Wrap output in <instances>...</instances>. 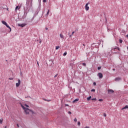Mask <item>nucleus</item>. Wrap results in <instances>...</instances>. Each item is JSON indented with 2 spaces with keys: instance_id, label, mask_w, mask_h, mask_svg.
<instances>
[{
  "instance_id": "obj_1",
  "label": "nucleus",
  "mask_w": 128,
  "mask_h": 128,
  "mask_svg": "<svg viewBox=\"0 0 128 128\" xmlns=\"http://www.w3.org/2000/svg\"><path fill=\"white\" fill-rule=\"evenodd\" d=\"M21 106L22 108L24 110L26 114H28L30 112H32V114H34V112H32V110L28 109V108H28V104H24V106L22 104Z\"/></svg>"
},
{
  "instance_id": "obj_2",
  "label": "nucleus",
  "mask_w": 128,
  "mask_h": 128,
  "mask_svg": "<svg viewBox=\"0 0 128 128\" xmlns=\"http://www.w3.org/2000/svg\"><path fill=\"white\" fill-rule=\"evenodd\" d=\"M26 4L30 6H32V0H28L26 2Z\"/></svg>"
},
{
  "instance_id": "obj_3",
  "label": "nucleus",
  "mask_w": 128,
  "mask_h": 128,
  "mask_svg": "<svg viewBox=\"0 0 128 128\" xmlns=\"http://www.w3.org/2000/svg\"><path fill=\"white\" fill-rule=\"evenodd\" d=\"M20 86V80L19 79L18 80V82L16 83V87L18 88Z\"/></svg>"
},
{
  "instance_id": "obj_4",
  "label": "nucleus",
  "mask_w": 128,
  "mask_h": 128,
  "mask_svg": "<svg viewBox=\"0 0 128 128\" xmlns=\"http://www.w3.org/2000/svg\"><path fill=\"white\" fill-rule=\"evenodd\" d=\"M26 26V24H18V26H21V28H24V26Z\"/></svg>"
},
{
  "instance_id": "obj_5",
  "label": "nucleus",
  "mask_w": 128,
  "mask_h": 128,
  "mask_svg": "<svg viewBox=\"0 0 128 128\" xmlns=\"http://www.w3.org/2000/svg\"><path fill=\"white\" fill-rule=\"evenodd\" d=\"M88 3H87L86 5V10H90V7H88Z\"/></svg>"
},
{
  "instance_id": "obj_6",
  "label": "nucleus",
  "mask_w": 128,
  "mask_h": 128,
  "mask_svg": "<svg viewBox=\"0 0 128 128\" xmlns=\"http://www.w3.org/2000/svg\"><path fill=\"white\" fill-rule=\"evenodd\" d=\"M98 76H99V78H102V77L104 76L102 73H98Z\"/></svg>"
},
{
  "instance_id": "obj_7",
  "label": "nucleus",
  "mask_w": 128,
  "mask_h": 128,
  "mask_svg": "<svg viewBox=\"0 0 128 128\" xmlns=\"http://www.w3.org/2000/svg\"><path fill=\"white\" fill-rule=\"evenodd\" d=\"M114 90H110V89L108 90V94H114Z\"/></svg>"
},
{
  "instance_id": "obj_8",
  "label": "nucleus",
  "mask_w": 128,
  "mask_h": 128,
  "mask_svg": "<svg viewBox=\"0 0 128 128\" xmlns=\"http://www.w3.org/2000/svg\"><path fill=\"white\" fill-rule=\"evenodd\" d=\"M126 108H128V105H126L123 108H122V110H126Z\"/></svg>"
},
{
  "instance_id": "obj_9",
  "label": "nucleus",
  "mask_w": 128,
  "mask_h": 128,
  "mask_svg": "<svg viewBox=\"0 0 128 128\" xmlns=\"http://www.w3.org/2000/svg\"><path fill=\"white\" fill-rule=\"evenodd\" d=\"M80 100L78 98H76L74 100H73L72 102L73 104H74V102H78Z\"/></svg>"
},
{
  "instance_id": "obj_10",
  "label": "nucleus",
  "mask_w": 128,
  "mask_h": 128,
  "mask_svg": "<svg viewBox=\"0 0 128 128\" xmlns=\"http://www.w3.org/2000/svg\"><path fill=\"white\" fill-rule=\"evenodd\" d=\"M20 6H16L15 8L16 12V10H20Z\"/></svg>"
},
{
  "instance_id": "obj_11",
  "label": "nucleus",
  "mask_w": 128,
  "mask_h": 128,
  "mask_svg": "<svg viewBox=\"0 0 128 128\" xmlns=\"http://www.w3.org/2000/svg\"><path fill=\"white\" fill-rule=\"evenodd\" d=\"M60 38H64V34H60Z\"/></svg>"
},
{
  "instance_id": "obj_12",
  "label": "nucleus",
  "mask_w": 128,
  "mask_h": 128,
  "mask_svg": "<svg viewBox=\"0 0 128 128\" xmlns=\"http://www.w3.org/2000/svg\"><path fill=\"white\" fill-rule=\"evenodd\" d=\"M6 28H9V30H10V32L12 30V28H10V27L8 25V24H6Z\"/></svg>"
},
{
  "instance_id": "obj_13",
  "label": "nucleus",
  "mask_w": 128,
  "mask_h": 128,
  "mask_svg": "<svg viewBox=\"0 0 128 128\" xmlns=\"http://www.w3.org/2000/svg\"><path fill=\"white\" fill-rule=\"evenodd\" d=\"M2 24H4V26H6V25L8 24H6V22H4V20H2Z\"/></svg>"
},
{
  "instance_id": "obj_14",
  "label": "nucleus",
  "mask_w": 128,
  "mask_h": 128,
  "mask_svg": "<svg viewBox=\"0 0 128 128\" xmlns=\"http://www.w3.org/2000/svg\"><path fill=\"white\" fill-rule=\"evenodd\" d=\"M116 50H120V48H114V52H116Z\"/></svg>"
},
{
  "instance_id": "obj_15",
  "label": "nucleus",
  "mask_w": 128,
  "mask_h": 128,
  "mask_svg": "<svg viewBox=\"0 0 128 128\" xmlns=\"http://www.w3.org/2000/svg\"><path fill=\"white\" fill-rule=\"evenodd\" d=\"M92 98V96H90L89 97L87 98V100H90Z\"/></svg>"
},
{
  "instance_id": "obj_16",
  "label": "nucleus",
  "mask_w": 128,
  "mask_h": 128,
  "mask_svg": "<svg viewBox=\"0 0 128 128\" xmlns=\"http://www.w3.org/2000/svg\"><path fill=\"white\" fill-rule=\"evenodd\" d=\"M115 80H120V78H116Z\"/></svg>"
},
{
  "instance_id": "obj_17",
  "label": "nucleus",
  "mask_w": 128,
  "mask_h": 128,
  "mask_svg": "<svg viewBox=\"0 0 128 128\" xmlns=\"http://www.w3.org/2000/svg\"><path fill=\"white\" fill-rule=\"evenodd\" d=\"M3 120L2 118L0 119V124H2V122H3Z\"/></svg>"
},
{
  "instance_id": "obj_18",
  "label": "nucleus",
  "mask_w": 128,
  "mask_h": 128,
  "mask_svg": "<svg viewBox=\"0 0 128 128\" xmlns=\"http://www.w3.org/2000/svg\"><path fill=\"white\" fill-rule=\"evenodd\" d=\"M60 46H56V50H58V48H60Z\"/></svg>"
},
{
  "instance_id": "obj_19",
  "label": "nucleus",
  "mask_w": 128,
  "mask_h": 128,
  "mask_svg": "<svg viewBox=\"0 0 128 128\" xmlns=\"http://www.w3.org/2000/svg\"><path fill=\"white\" fill-rule=\"evenodd\" d=\"M119 41H120V44H122V40L120 39V40H119Z\"/></svg>"
},
{
  "instance_id": "obj_20",
  "label": "nucleus",
  "mask_w": 128,
  "mask_h": 128,
  "mask_svg": "<svg viewBox=\"0 0 128 128\" xmlns=\"http://www.w3.org/2000/svg\"><path fill=\"white\" fill-rule=\"evenodd\" d=\"M49 14H50V10H48V12H47V16H48Z\"/></svg>"
},
{
  "instance_id": "obj_21",
  "label": "nucleus",
  "mask_w": 128,
  "mask_h": 128,
  "mask_svg": "<svg viewBox=\"0 0 128 128\" xmlns=\"http://www.w3.org/2000/svg\"><path fill=\"white\" fill-rule=\"evenodd\" d=\"M66 54H67V53H66V52H65L63 56H66Z\"/></svg>"
},
{
  "instance_id": "obj_22",
  "label": "nucleus",
  "mask_w": 128,
  "mask_h": 128,
  "mask_svg": "<svg viewBox=\"0 0 128 128\" xmlns=\"http://www.w3.org/2000/svg\"><path fill=\"white\" fill-rule=\"evenodd\" d=\"M78 126H80V122H78Z\"/></svg>"
},
{
  "instance_id": "obj_23",
  "label": "nucleus",
  "mask_w": 128,
  "mask_h": 128,
  "mask_svg": "<svg viewBox=\"0 0 128 128\" xmlns=\"http://www.w3.org/2000/svg\"><path fill=\"white\" fill-rule=\"evenodd\" d=\"M74 122H78V120L76 118L74 119Z\"/></svg>"
},
{
  "instance_id": "obj_24",
  "label": "nucleus",
  "mask_w": 128,
  "mask_h": 128,
  "mask_svg": "<svg viewBox=\"0 0 128 128\" xmlns=\"http://www.w3.org/2000/svg\"><path fill=\"white\" fill-rule=\"evenodd\" d=\"M82 66H86V63H83Z\"/></svg>"
},
{
  "instance_id": "obj_25",
  "label": "nucleus",
  "mask_w": 128,
  "mask_h": 128,
  "mask_svg": "<svg viewBox=\"0 0 128 128\" xmlns=\"http://www.w3.org/2000/svg\"><path fill=\"white\" fill-rule=\"evenodd\" d=\"M91 92H96V90H94V89H92V90H91Z\"/></svg>"
},
{
  "instance_id": "obj_26",
  "label": "nucleus",
  "mask_w": 128,
  "mask_h": 128,
  "mask_svg": "<svg viewBox=\"0 0 128 128\" xmlns=\"http://www.w3.org/2000/svg\"><path fill=\"white\" fill-rule=\"evenodd\" d=\"M92 100H96V98H92Z\"/></svg>"
},
{
  "instance_id": "obj_27",
  "label": "nucleus",
  "mask_w": 128,
  "mask_h": 128,
  "mask_svg": "<svg viewBox=\"0 0 128 128\" xmlns=\"http://www.w3.org/2000/svg\"><path fill=\"white\" fill-rule=\"evenodd\" d=\"M93 84H94V86H96V83L95 82H94L93 83Z\"/></svg>"
},
{
  "instance_id": "obj_28",
  "label": "nucleus",
  "mask_w": 128,
  "mask_h": 128,
  "mask_svg": "<svg viewBox=\"0 0 128 128\" xmlns=\"http://www.w3.org/2000/svg\"><path fill=\"white\" fill-rule=\"evenodd\" d=\"M98 100L99 102H102V99H99Z\"/></svg>"
},
{
  "instance_id": "obj_29",
  "label": "nucleus",
  "mask_w": 128,
  "mask_h": 128,
  "mask_svg": "<svg viewBox=\"0 0 128 128\" xmlns=\"http://www.w3.org/2000/svg\"><path fill=\"white\" fill-rule=\"evenodd\" d=\"M100 68H100V66H98V70H100Z\"/></svg>"
},
{
  "instance_id": "obj_30",
  "label": "nucleus",
  "mask_w": 128,
  "mask_h": 128,
  "mask_svg": "<svg viewBox=\"0 0 128 128\" xmlns=\"http://www.w3.org/2000/svg\"><path fill=\"white\" fill-rule=\"evenodd\" d=\"M58 76V74H56V75L54 76V78H56V76Z\"/></svg>"
},
{
  "instance_id": "obj_31",
  "label": "nucleus",
  "mask_w": 128,
  "mask_h": 128,
  "mask_svg": "<svg viewBox=\"0 0 128 128\" xmlns=\"http://www.w3.org/2000/svg\"><path fill=\"white\" fill-rule=\"evenodd\" d=\"M104 116H105V117L106 116V114L104 113Z\"/></svg>"
},
{
  "instance_id": "obj_32",
  "label": "nucleus",
  "mask_w": 128,
  "mask_h": 128,
  "mask_svg": "<svg viewBox=\"0 0 128 128\" xmlns=\"http://www.w3.org/2000/svg\"><path fill=\"white\" fill-rule=\"evenodd\" d=\"M68 114H72V112H68Z\"/></svg>"
},
{
  "instance_id": "obj_33",
  "label": "nucleus",
  "mask_w": 128,
  "mask_h": 128,
  "mask_svg": "<svg viewBox=\"0 0 128 128\" xmlns=\"http://www.w3.org/2000/svg\"><path fill=\"white\" fill-rule=\"evenodd\" d=\"M46 2V0H43V2Z\"/></svg>"
},
{
  "instance_id": "obj_34",
  "label": "nucleus",
  "mask_w": 128,
  "mask_h": 128,
  "mask_svg": "<svg viewBox=\"0 0 128 128\" xmlns=\"http://www.w3.org/2000/svg\"><path fill=\"white\" fill-rule=\"evenodd\" d=\"M37 64H38V66H40V64H38V62H37Z\"/></svg>"
},
{
  "instance_id": "obj_35",
  "label": "nucleus",
  "mask_w": 128,
  "mask_h": 128,
  "mask_svg": "<svg viewBox=\"0 0 128 128\" xmlns=\"http://www.w3.org/2000/svg\"><path fill=\"white\" fill-rule=\"evenodd\" d=\"M16 126H17L18 128H20V125H18V124H17Z\"/></svg>"
},
{
  "instance_id": "obj_36",
  "label": "nucleus",
  "mask_w": 128,
  "mask_h": 128,
  "mask_svg": "<svg viewBox=\"0 0 128 128\" xmlns=\"http://www.w3.org/2000/svg\"><path fill=\"white\" fill-rule=\"evenodd\" d=\"M74 32H72V36L74 35Z\"/></svg>"
},
{
  "instance_id": "obj_37",
  "label": "nucleus",
  "mask_w": 128,
  "mask_h": 128,
  "mask_svg": "<svg viewBox=\"0 0 128 128\" xmlns=\"http://www.w3.org/2000/svg\"><path fill=\"white\" fill-rule=\"evenodd\" d=\"M46 30H48V28H46Z\"/></svg>"
},
{
  "instance_id": "obj_38",
  "label": "nucleus",
  "mask_w": 128,
  "mask_h": 128,
  "mask_svg": "<svg viewBox=\"0 0 128 128\" xmlns=\"http://www.w3.org/2000/svg\"><path fill=\"white\" fill-rule=\"evenodd\" d=\"M9 80H12L13 78H9Z\"/></svg>"
},
{
  "instance_id": "obj_39",
  "label": "nucleus",
  "mask_w": 128,
  "mask_h": 128,
  "mask_svg": "<svg viewBox=\"0 0 128 128\" xmlns=\"http://www.w3.org/2000/svg\"><path fill=\"white\" fill-rule=\"evenodd\" d=\"M66 106H68V104H66Z\"/></svg>"
},
{
  "instance_id": "obj_40",
  "label": "nucleus",
  "mask_w": 128,
  "mask_h": 128,
  "mask_svg": "<svg viewBox=\"0 0 128 128\" xmlns=\"http://www.w3.org/2000/svg\"><path fill=\"white\" fill-rule=\"evenodd\" d=\"M126 36V38H128V34H127V35Z\"/></svg>"
},
{
  "instance_id": "obj_41",
  "label": "nucleus",
  "mask_w": 128,
  "mask_h": 128,
  "mask_svg": "<svg viewBox=\"0 0 128 128\" xmlns=\"http://www.w3.org/2000/svg\"><path fill=\"white\" fill-rule=\"evenodd\" d=\"M8 128V126H4V128Z\"/></svg>"
},
{
  "instance_id": "obj_42",
  "label": "nucleus",
  "mask_w": 128,
  "mask_h": 128,
  "mask_svg": "<svg viewBox=\"0 0 128 128\" xmlns=\"http://www.w3.org/2000/svg\"><path fill=\"white\" fill-rule=\"evenodd\" d=\"M113 70H116V69H113Z\"/></svg>"
},
{
  "instance_id": "obj_43",
  "label": "nucleus",
  "mask_w": 128,
  "mask_h": 128,
  "mask_svg": "<svg viewBox=\"0 0 128 128\" xmlns=\"http://www.w3.org/2000/svg\"><path fill=\"white\" fill-rule=\"evenodd\" d=\"M70 36H72V35H70Z\"/></svg>"
}]
</instances>
